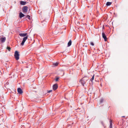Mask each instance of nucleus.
<instances>
[{"instance_id": "f257e3e1", "label": "nucleus", "mask_w": 128, "mask_h": 128, "mask_svg": "<svg viewBox=\"0 0 128 128\" xmlns=\"http://www.w3.org/2000/svg\"><path fill=\"white\" fill-rule=\"evenodd\" d=\"M19 35L21 36L25 37L23 38V40L21 43V45L23 46L24 42L28 38V36L27 35V33H20L19 34Z\"/></svg>"}, {"instance_id": "f03ea898", "label": "nucleus", "mask_w": 128, "mask_h": 128, "mask_svg": "<svg viewBox=\"0 0 128 128\" xmlns=\"http://www.w3.org/2000/svg\"><path fill=\"white\" fill-rule=\"evenodd\" d=\"M19 55L18 52L17 51H16L15 52L14 56L15 59L16 60H18L19 59Z\"/></svg>"}, {"instance_id": "7ed1b4c3", "label": "nucleus", "mask_w": 128, "mask_h": 128, "mask_svg": "<svg viewBox=\"0 0 128 128\" xmlns=\"http://www.w3.org/2000/svg\"><path fill=\"white\" fill-rule=\"evenodd\" d=\"M28 7L27 6H24L22 8V12H23L24 13H26V12L28 11Z\"/></svg>"}, {"instance_id": "20e7f679", "label": "nucleus", "mask_w": 128, "mask_h": 128, "mask_svg": "<svg viewBox=\"0 0 128 128\" xmlns=\"http://www.w3.org/2000/svg\"><path fill=\"white\" fill-rule=\"evenodd\" d=\"M102 37L104 39L105 41H106L107 40V38L105 34L103 32L102 33Z\"/></svg>"}, {"instance_id": "39448f33", "label": "nucleus", "mask_w": 128, "mask_h": 128, "mask_svg": "<svg viewBox=\"0 0 128 128\" xmlns=\"http://www.w3.org/2000/svg\"><path fill=\"white\" fill-rule=\"evenodd\" d=\"M58 84H55L53 86V89L54 90H56L58 88Z\"/></svg>"}, {"instance_id": "423d86ee", "label": "nucleus", "mask_w": 128, "mask_h": 128, "mask_svg": "<svg viewBox=\"0 0 128 128\" xmlns=\"http://www.w3.org/2000/svg\"><path fill=\"white\" fill-rule=\"evenodd\" d=\"M18 93L19 94H22L23 93V92L22 90L20 88L18 89Z\"/></svg>"}, {"instance_id": "0eeeda50", "label": "nucleus", "mask_w": 128, "mask_h": 128, "mask_svg": "<svg viewBox=\"0 0 128 128\" xmlns=\"http://www.w3.org/2000/svg\"><path fill=\"white\" fill-rule=\"evenodd\" d=\"M81 83L82 84V85L83 86H84V84L86 83V81L84 80H80Z\"/></svg>"}, {"instance_id": "6e6552de", "label": "nucleus", "mask_w": 128, "mask_h": 128, "mask_svg": "<svg viewBox=\"0 0 128 128\" xmlns=\"http://www.w3.org/2000/svg\"><path fill=\"white\" fill-rule=\"evenodd\" d=\"M6 39L5 37H3L1 38V41L2 42H4L6 40Z\"/></svg>"}, {"instance_id": "1a4fd4ad", "label": "nucleus", "mask_w": 128, "mask_h": 128, "mask_svg": "<svg viewBox=\"0 0 128 128\" xmlns=\"http://www.w3.org/2000/svg\"><path fill=\"white\" fill-rule=\"evenodd\" d=\"M20 4L22 5H24L26 4V2H24L22 1H21L20 2Z\"/></svg>"}, {"instance_id": "9d476101", "label": "nucleus", "mask_w": 128, "mask_h": 128, "mask_svg": "<svg viewBox=\"0 0 128 128\" xmlns=\"http://www.w3.org/2000/svg\"><path fill=\"white\" fill-rule=\"evenodd\" d=\"M20 18L24 16V15L22 14V12H20Z\"/></svg>"}, {"instance_id": "9b49d317", "label": "nucleus", "mask_w": 128, "mask_h": 128, "mask_svg": "<svg viewBox=\"0 0 128 128\" xmlns=\"http://www.w3.org/2000/svg\"><path fill=\"white\" fill-rule=\"evenodd\" d=\"M72 41L71 40H70L68 44V47L71 46L72 44Z\"/></svg>"}, {"instance_id": "f8f14e48", "label": "nucleus", "mask_w": 128, "mask_h": 128, "mask_svg": "<svg viewBox=\"0 0 128 128\" xmlns=\"http://www.w3.org/2000/svg\"><path fill=\"white\" fill-rule=\"evenodd\" d=\"M112 2H108L106 4V5L107 6H110L112 4Z\"/></svg>"}, {"instance_id": "ddd939ff", "label": "nucleus", "mask_w": 128, "mask_h": 128, "mask_svg": "<svg viewBox=\"0 0 128 128\" xmlns=\"http://www.w3.org/2000/svg\"><path fill=\"white\" fill-rule=\"evenodd\" d=\"M58 63L56 62V63L54 64H53V65L54 66H58Z\"/></svg>"}, {"instance_id": "4468645a", "label": "nucleus", "mask_w": 128, "mask_h": 128, "mask_svg": "<svg viewBox=\"0 0 128 128\" xmlns=\"http://www.w3.org/2000/svg\"><path fill=\"white\" fill-rule=\"evenodd\" d=\"M94 75L92 76V78L90 79V80L92 82V80H94Z\"/></svg>"}, {"instance_id": "2eb2a0df", "label": "nucleus", "mask_w": 128, "mask_h": 128, "mask_svg": "<svg viewBox=\"0 0 128 128\" xmlns=\"http://www.w3.org/2000/svg\"><path fill=\"white\" fill-rule=\"evenodd\" d=\"M104 101V99L102 98H101L100 100V103H102Z\"/></svg>"}, {"instance_id": "dca6fc26", "label": "nucleus", "mask_w": 128, "mask_h": 128, "mask_svg": "<svg viewBox=\"0 0 128 128\" xmlns=\"http://www.w3.org/2000/svg\"><path fill=\"white\" fill-rule=\"evenodd\" d=\"M7 49L9 51H10V50H11L10 48L8 46H7Z\"/></svg>"}, {"instance_id": "f3484780", "label": "nucleus", "mask_w": 128, "mask_h": 128, "mask_svg": "<svg viewBox=\"0 0 128 128\" xmlns=\"http://www.w3.org/2000/svg\"><path fill=\"white\" fill-rule=\"evenodd\" d=\"M26 17L28 18L29 19V20H30V16H29V15H27V16H26Z\"/></svg>"}, {"instance_id": "a211bd4d", "label": "nucleus", "mask_w": 128, "mask_h": 128, "mask_svg": "<svg viewBox=\"0 0 128 128\" xmlns=\"http://www.w3.org/2000/svg\"><path fill=\"white\" fill-rule=\"evenodd\" d=\"M90 45H92V46H94V43L92 42H91L90 43Z\"/></svg>"}, {"instance_id": "6ab92c4d", "label": "nucleus", "mask_w": 128, "mask_h": 128, "mask_svg": "<svg viewBox=\"0 0 128 128\" xmlns=\"http://www.w3.org/2000/svg\"><path fill=\"white\" fill-rule=\"evenodd\" d=\"M58 79L59 78H56V81H58Z\"/></svg>"}, {"instance_id": "aec40b11", "label": "nucleus", "mask_w": 128, "mask_h": 128, "mask_svg": "<svg viewBox=\"0 0 128 128\" xmlns=\"http://www.w3.org/2000/svg\"><path fill=\"white\" fill-rule=\"evenodd\" d=\"M52 90H48V93H50V92H51L52 91Z\"/></svg>"}, {"instance_id": "412c9836", "label": "nucleus", "mask_w": 128, "mask_h": 128, "mask_svg": "<svg viewBox=\"0 0 128 128\" xmlns=\"http://www.w3.org/2000/svg\"><path fill=\"white\" fill-rule=\"evenodd\" d=\"M110 126H111L112 124V123L111 121L110 122Z\"/></svg>"}, {"instance_id": "4be33fe9", "label": "nucleus", "mask_w": 128, "mask_h": 128, "mask_svg": "<svg viewBox=\"0 0 128 128\" xmlns=\"http://www.w3.org/2000/svg\"><path fill=\"white\" fill-rule=\"evenodd\" d=\"M45 22V21H43L42 22V23H44Z\"/></svg>"}, {"instance_id": "5701e85b", "label": "nucleus", "mask_w": 128, "mask_h": 128, "mask_svg": "<svg viewBox=\"0 0 128 128\" xmlns=\"http://www.w3.org/2000/svg\"><path fill=\"white\" fill-rule=\"evenodd\" d=\"M125 116H122V117H125Z\"/></svg>"}, {"instance_id": "b1692460", "label": "nucleus", "mask_w": 128, "mask_h": 128, "mask_svg": "<svg viewBox=\"0 0 128 128\" xmlns=\"http://www.w3.org/2000/svg\"><path fill=\"white\" fill-rule=\"evenodd\" d=\"M71 2H70V3H71Z\"/></svg>"}]
</instances>
